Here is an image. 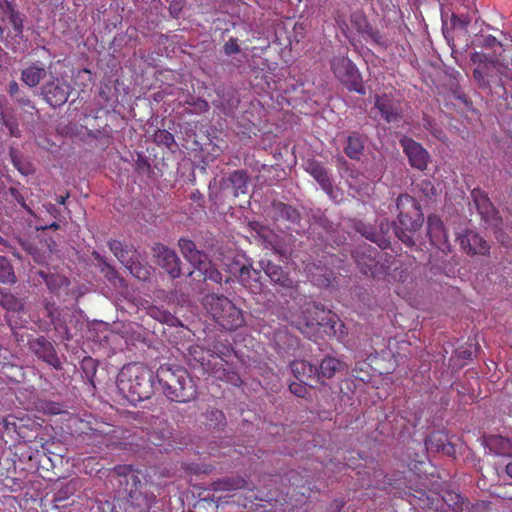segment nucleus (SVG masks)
<instances>
[{
	"mask_svg": "<svg viewBox=\"0 0 512 512\" xmlns=\"http://www.w3.org/2000/svg\"><path fill=\"white\" fill-rule=\"evenodd\" d=\"M118 483L127 494L124 502V512H149L156 501V496L151 490V484L142 481L143 475L130 466H118L115 468Z\"/></svg>",
	"mask_w": 512,
	"mask_h": 512,
	"instance_id": "obj_1",
	"label": "nucleus"
},
{
	"mask_svg": "<svg viewBox=\"0 0 512 512\" xmlns=\"http://www.w3.org/2000/svg\"><path fill=\"white\" fill-rule=\"evenodd\" d=\"M156 376L140 363L125 365L118 374L117 387L131 401L149 399L156 388Z\"/></svg>",
	"mask_w": 512,
	"mask_h": 512,
	"instance_id": "obj_2",
	"label": "nucleus"
},
{
	"mask_svg": "<svg viewBox=\"0 0 512 512\" xmlns=\"http://www.w3.org/2000/svg\"><path fill=\"white\" fill-rule=\"evenodd\" d=\"M156 379L167 398L176 402H188L196 396V386L183 368L161 365Z\"/></svg>",
	"mask_w": 512,
	"mask_h": 512,
	"instance_id": "obj_3",
	"label": "nucleus"
},
{
	"mask_svg": "<svg viewBox=\"0 0 512 512\" xmlns=\"http://www.w3.org/2000/svg\"><path fill=\"white\" fill-rule=\"evenodd\" d=\"M396 208L399 211L398 222L400 226L395 223L386 225L381 223V231L385 235L392 232L403 243L412 246L414 245V241L410 233L418 230L421 226L419 220H412V214L419 215V205L413 197L402 194L399 195L396 200Z\"/></svg>",
	"mask_w": 512,
	"mask_h": 512,
	"instance_id": "obj_4",
	"label": "nucleus"
},
{
	"mask_svg": "<svg viewBox=\"0 0 512 512\" xmlns=\"http://www.w3.org/2000/svg\"><path fill=\"white\" fill-rule=\"evenodd\" d=\"M203 306L212 319L225 330L234 331L244 324L242 310L224 295H206Z\"/></svg>",
	"mask_w": 512,
	"mask_h": 512,
	"instance_id": "obj_5",
	"label": "nucleus"
},
{
	"mask_svg": "<svg viewBox=\"0 0 512 512\" xmlns=\"http://www.w3.org/2000/svg\"><path fill=\"white\" fill-rule=\"evenodd\" d=\"M178 245L183 257L203 274L204 279H209L215 283L223 281L222 274L211 263L208 255L198 250L193 241L182 238L178 241Z\"/></svg>",
	"mask_w": 512,
	"mask_h": 512,
	"instance_id": "obj_6",
	"label": "nucleus"
},
{
	"mask_svg": "<svg viewBox=\"0 0 512 512\" xmlns=\"http://www.w3.org/2000/svg\"><path fill=\"white\" fill-rule=\"evenodd\" d=\"M331 70L348 89L365 94L361 74L350 59L344 56L334 57L331 60Z\"/></svg>",
	"mask_w": 512,
	"mask_h": 512,
	"instance_id": "obj_7",
	"label": "nucleus"
},
{
	"mask_svg": "<svg viewBox=\"0 0 512 512\" xmlns=\"http://www.w3.org/2000/svg\"><path fill=\"white\" fill-rule=\"evenodd\" d=\"M72 91L71 85L64 79L52 77L41 87V95L52 107L61 106L67 102Z\"/></svg>",
	"mask_w": 512,
	"mask_h": 512,
	"instance_id": "obj_8",
	"label": "nucleus"
},
{
	"mask_svg": "<svg viewBox=\"0 0 512 512\" xmlns=\"http://www.w3.org/2000/svg\"><path fill=\"white\" fill-rule=\"evenodd\" d=\"M153 252L157 264L164 269L171 278L175 279L181 275V260L174 250L158 243L153 247Z\"/></svg>",
	"mask_w": 512,
	"mask_h": 512,
	"instance_id": "obj_9",
	"label": "nucleus"
},
{
	"mask_svg": "<svg viewBox=\"0 0 512 512\" xmlns=\"http://www.w3.org/2000/svg\"><path fill=\"white\" fill-rule=\"evenodd\" d=\"M428 236L432 245L444 253L450 252L447 231L443 221L437 215H431L427 220Z\"/></svg>",
	"mask_w": 512,
	"mask_h": 512,
	"instance_id": "obj_10",
	"label": "nucleus"
},
{
	"mask_svg": "<svg viewBox=\"0 0 512 512\" xmlns=\"http://www.w3.org/2000/svg\"><path fill=\"white\" fill-rule=\"evenodd\" d=\"M400 143L411 166L419 170L426 169L429 161L428 152L411 138L404 137L400 140Z\"/></svg>",
	"mask_w": 512,
	"mask_h": 512,
	"instance_id": "obj_11",
	"label": "nucleus"
},
{
	"mask_svg": "<svg viewBox=\"0 0 512 512\" xmlns=\"http://www.w3.org/2000/svg\"><path fill=\"white\" fill-rule=\"evenodd\" d=\"M457 240L461 248L468 254L485 255L489 251L486 241L474 231L467 230L463 235L458 234Z\"/></svg>",
	"mask_w": 512,
	"mask_h": 512,
	"instance_id": "obj_12",
	"label": "nucleus"
},
{
	"mask_svg": "<svg viewBox=\"0 0 512 512\" xmlns=\"http://www.w3.org/2000/svg\"><path fill=\"white\" fill-rule=\"evenodd\" d=\"M228 271L245 287H252L260 279V271L253 269L250 264L233 261L228 265Z\"/></svg>",
	"mask_w": 512,
	"mask_h": 512,
	"instance_id": "obj_13",
	"label": "nucleus"
},
{
	"mask_svg": "<svg viewBox=\"0 0 512 512\" xmlns=\"http://www.w3.org/2000/svg\"><path fill=\"white\" fill-rule=\"evenodd\" d=\"M45 310L55 331L62 339L69 340L71 335L66 321L67 310L59 309L53 303L49 302L45 304Z\"/></svg>",
	"mask_w": 512,
	"mask_h": 512,
	"instance_id": "obj_14",
	"label": "nucleus"
},
{
	"mask_svg": "<svg viewBox=\"0 0 512 512\" xmlns=\"http://www.w3.org/2000/svg\"><path fill=\"white\" fill-rule=\"evenodd\" d=\"M306 171L319 183L330 198H336L331 177L324 166L316 161H309L306 164Z\"/></svg>",
	"mask_w": 512,
	"mask_h": 512,
	"instance_id": "obj_15",
	"label": "nucleus"
},
{
	"mask_svg": "<svg viewBox=\"0 0 512 512\" xmlns=\"http://www.w3.org/2000/svg\"><path fill=\"white\" fill-rule=\"evenodd\" d=\"M7 91L13 102L18 105L24 112L31 114H33V112L38 113V110L28 92L21 88L16 81L9 82Z\"/></svg>",
	"mask_w": 512,
	"mask_h": 512,
	"instance_id": "obj_16",
	"label": "nucleus"
},
{
	"mask_svg": "<svg viewBox=\"0 0 512 512\" xmlns=\"http://www.w3.org/2000/svg\"><path fill=\"white\" fill-rule=\"evenodd\" d=\"M32 349L39 358H41L49 365L53 366L56 369H59L61 367V362L56 354L54 346L46 338H37L32 343Z\"/></svg>",
	"mask_w": 512,
	"mask_h": 512,
	"instance_id": "obj_17",
	"label": "nucleus"
},
{
	"mask_svg": "<svg viewBox=\"0 0 512 512\" xmlns=\"http://www.w3.org/2000/svg\"><path fill=\"white\" fill-rule=\"evenodd\" d=\"M375 108L387 122L396 121L400 116L398 103L387 94L376 96Z\"/></svg>",
	"mask_w": 512,
	"mask_h": 512,
	"instance_id": "obj_18",
	"label": "nucleus"
},
{
	"mask_svg": "<svg viewBox=\"0 0 512 512\" xmlns=\"http://www.w3.org/2000/svg\"><path fill=\"white\" fill-rule=\"evenodd\" d=\"M248 175L243 170H236L232 172L227 178L221 181L222 189L226 190L231 188L233 195L236 197L240 193L245 194L248 188Z\"/></svg>",
	"mask_w": 512,
	"mask_h": 512,
	"instance_id": "obj_19",
	"label": "nucleus"
},
{
	"mask_svg": "<svg viewBox=\"0 0 512 512\" xmlns=\"http://www.w3.org/2000/svg\"><path fill=\"white\" fill-rule=\"evenodd\" d=\"M372 253L373 252L370 249L365 248L362 252L357 251L354 257L363 274L371 277H377L379 273V262L375 259V256H373Z\"/></svg>",
	"mask_w": 512,
	"mask_h": 512,
	"instance_id": "obj_20",
	"label": "nucleus"
},
{
	"mask_svg": "<svg viewBox=\"0 0 512 512\" xmlns=\"http://www.w3.org/2000/svg\"><path fill=\"white\" fill-rule=\"evenodd\" d=\"M110 251L114 256L127 267L135 258L138 257L139 253L133 246L124 245L118 240H110L108 242Z\"/></svg>",
	"mask_w": 512,
	"mask_h": 512,
	"instance_id": "obj_21",
	"label": "nucleus"
},
{
	"mask_svg": "<svg viewBox=\"0 0 512 512\" xmlns=\"http://www.w3.org/2000/svg\"><path fill=\"white\" fill-rule=\"evenodd\" d=\"M261 267L272 282L285 288L292 286L293 281L289 278L288 274L283 270L281 266L272 263L271 261H261Z\"/></svg>",
	"mask_w": 512,
	"mask_h": 512,
	"instance_id": "obj_22",
	"label": "nucleus"
},
{
	"mask_svg": "<svg viewBox=\"0 0 512 512\" xmlns=\"http://www.w3.org/2000/svg\"><path fill=\"white\" fill-rule=\"evenodd\" d=\"M47 75L45 67L39 62L33 63L21 71V80L29 88L36 87Z\"/></svg>",
	"mask_w": 512,
	"mask_h": 512,
	"instance_id": "obj_23",
	"label": "nucleus"
},
{
	"mask_svg": "<svg viewBox=\"0 0 512 512\" xmlns=\"http://www.w3.org/2000/svg\"><path fill=\"white\" fill-rule=\"evenodd\" d=\"M294 376L301 382L319 377L318 367L305 360H296L290 364Z\"/></svg>",
	"mask_w": 512,
	"mask_h": 512,
	"instance_id": "obj_24",
	"label": "nucleus"
},
{
	"mask_svg": "<svg viewBox=\"0 0 512 512\" xmlns=\"http://www.w3.org/2000/svg\"><path fill=\"white\" fill-rule=\"evenodd\" d=\"M364 150V142L362 137L353 133L347 137L346 145L344 146L345 154L353 160H359Z\"/></svg>",
	"mask_w": 512,
	"mask_h": 512,
	"instance_id": "obj_25",
	"label": "nucleus"
},
{
	"mask_svg": "<svg viewBox=\"0 0 512 512\" xmlns=\"http://www.w3.org/2000/svg\"><path fill=\"white\" fill-rule=\"evenodd\" d=\"M275 217L277 219L287 220L296 223L300 219L299 212L292 206L282 202L274 203L273 205Z\"/></svg>",
	"mask_w": 512,
	"mask_h": 512,
	"instance_id": "obj_26",
	"label": "nucleus"
},
{
	"mask_svg": "<svg viewBox=\"0 0 512 512\" xmlns=\"http://www.w3.org/2000/svg\"><path fill=\"white\" fill-rule=\"evenodd\" d=\"M343 367L344 365L340 360L333 357H326L322 360L318 368L319 376L331 378L337 371L343 369Z\"/></svg>",
	"mask_w": 512,
	"mask_h": 512,
	"instance_id": "obj_27",
	"label": "nucleus"
},
{
	"mask_svg": "<svg viewBox=\"0 0 512 512\" xmlns=\"http://www.w3.org/2000/svg\"><path fill=\"white\" fill-rule=\"evenodd\" d=\"M247 486V482L243 478H227L212 483L213 491H233L243 489Z\"/></svg>",
	"mask_w": 512,
	"mask_h": 512,
	"instance_id": "obj_28",
	"label": "nucleus"
},
{
	"mask_svg": "<svg viewBox=\"0 0 512 512\" xmlns=\"http://www.w3.org/2000/svg\"><path fill=\"white\" fill-rule=\"evenodd\" d=\"M38 274L45 282L47 288L53 293H57L61 287L68 285L67 279L59 274H50L44 271H39Z\"/></svg>",
	"mask_w": 512,
	"mask_h": 512,
	"instance_id": "obj_29",
	"label": "nucleus"
},
{
	"mask_svg": "<svg viewBox=\"0 0 512 512\" xmlns=\"http://www.w3.org/2000/svg\"><path fill=\"white\" fill-rule=\"evenodd\" d=\"M129 272L139 280H147L150 276V267L139 261V256L135 258L127 267Z\"/></svg>",
	"mask_w": 512,
	"mask_h": 512,
	"instance_id": "obj_30",
	"label": "nucleus"
},
{
	"mask_svg": "<svg viewBox=\"0 0 512 512\" xmlns=\"http://www.w3.org/2000/svg\"><path fill=\"white\" fill-rule=\"evenodd\" d=\"M5 99L0 98V120L9 129L11 135L15 136L18 132L16 120L8 113V108L4 105Z\"/></svg>",
	"mask_w": 512,
	"mask_h": 512,
	"instance_id": "obj_31",
	"label": "nucleus"
},
{
	"mask_svg": "<svg viewBox=\"0 0 512 512\" xmlns=\"http://www.w3.org/2000/svg\"><path fill=\"white\" fill-rule=\"evenodd\" d=\"M0 304L7 310L17 311L21 309L22 303L9 291L0 288Z\"/></svg>",
	"mask_w": 512,
	"mask_h": 512,
	"instance_id": "obj_32",
	"label": "nucleus"
},
{
	"mask_svg": "<svg viewBox=\"0 0 512 512\" xmlns=\"http://www.w3.org/2000/svg\"><path fill=\"white\" fill-rule=\"evenodd\" d=\"M357 230L370 241L378 243L380 247H385L388 244V240L386 238L382 237L380 239L378 234L371 227H368L363 223L357 225ZM383 236H387L389 238L390 233L388 235L383 233Z\"/></svg>",
	"mask_w": 512,
	"mask_h": 512,
	"instance_id": "obj_33",
	"label": "nucleus"
},
{
	"mask_svg": "<svg viewBox=\"0 0 512 512\" xmlns=\"http://www.w3.org/2000/svg\"><path fill=\"white\" fill-rule=\"evenodd\" d=\"M15 281L16 276L13 272L12 265L6 257L0 256V282L14 283Z\"/></svg>",
	"mask_w": 512,
	"mask_h": 512,
	"instance_id": "obj_34",
	"label": "nucleus"
},
{
	"mask_svg": "<svg viewBox=\"0 0 512 512\" xmlns=\"http://www.w3.org/2000/svg\"><path fill=\"white\" fill-rule=\"evenodd\" d=\"M154 141L158 145L166 147H171L175 143L174 136L167 130H157L154 134Z\"/></svg>",
	"mask_w": 512,
	"mask_h": 512,
	"instance_id": "obj_35",
	"label": "nucleus"
},
{
	"mask_svg": "<svg viewBox=\"0 0 512 512\" xmlns=\"http://www.w3.org/2000/svg\"><path fill=\"white\" fill-rule=\"evenodd\" d=\"M475 42L477 45L486 47V48H493L495 46H502L501 42H499L496 37L492 35H481L475 39Z\"/></svg>",
	"mask_w": 512,
	"mask_h": 512,
	"instance_id": "obj_36",
	"label": "nucleus"
},
{
	"mask_svg": "<svg viewBox=\"0 0 512 512\" xmlns=\"http://www.w3.org/2000/svg\"><path fill=\"white\" fill-rule=\"evenodd\" d=\"M150 314L154 318H156L157 320H159L160 322H163V323L172 324L174 321V317L172 316L171 313H169L167 311H160L157 308H151Z\"/></svg>",
	"mask_w": 512,
	"mask_h": 512,
	"instance_id": "obj_37",
	"label": "nucleus"
},
{
	"mask_svg": "<svg viewBox=\"0 0 512 512\" xmlns=\"http://www.w3.org/2000/svg\"><path fill=\"white\" fill-rule=\"evenodd\" d=\"M306 385H308V383H306L305 381L304 382H292L290 385H289V389L291 391V393H293L294 395L298 396V397H304L307 393V387ZM309 386L311 387L312 384H309Z\"/></svg>",
	"mask_w": 512,
	"mask_h": 512,
	"instance_id": "obj_38",
	"label": "nucleus"
},
{
	"mask_svg": "<svg viewBox=\"0 0 512 512\" xmlns=\"http://www.w3.org/2000/svg\"><path fill=\"white\" fill-rule=\"evenodd\" d=\"M9 21L11 22L14 31L17 35H21L23 32V17L19 12H14L9 17Z\"/></svg>",
	"mask_w": 512,
	"mask_h": 512,
	"instance_id": "obj_39",
	"label": "nucleus"
},
{
	"mask_svg": "<svg viewBox=\"0 0 512 512\" xmlns=\"http://www.w3.org/2000/svg\"><path fill=\"white\" fill-rule=\"evenodd\" d=\"M223 50L226 55L230 56L233 54H237L240 52V47L238 45L236 38H230L223 46Z\"/></svg>",
	"mask_w": 512,
	"mask_h": 512,
	"instance_id": "obj_40",
	"label": "nucleus"
},
{
	"mask_svg": "<svg viewBox=\"0 0 512 512\" xmlns=\"http://www.w3.org/2000/svg\"><path fill=\"white\" fill-rule=\"evenodd\" d=\"M207 417L211 422L214 421L216 425H220L225 419L223 412L217 409L209 410Z\"/></svg>",
	"mask_w": 512,
	"mask_h": 512,
	"instance_id": "obj_41",
	"label": "nucleus"
},
{
	"mask_svg": "<svg viewBox=\"0 0 512 512\" xmlns=\"http://www.w3.org/2000/svg\"><path fill=\"white\" fill-rule=\"evenodd\" d=\"M473 196L476 197V191L474 190L472 192ZM476 205L478 209L484 210L485 212L489 211V208L491 207V202L486 196H481L480 199L475 198Z\"/></svg>",
	"mask_w": 512,
	"mask_h": 512,
	"instance_id": "obj_42",
	"label": "nucleus"
},
{
	"mask_svg": "<svg viewBox=\"0 0 512 512\" xmlns=\"http://www.w3.org/2000/svg\"><path fill=\"white\" fill-rule=\"evenodd\" d=\"M0 11L3 15L9 17L12 13L16 12L14 6L8 0H0Z\"/></svg>",
	"mask_w": 512,
	"mask_h": 512,
	"instance_id": "obj_43",
	"label": "nucleus"
},
{
	"mask_svg": "<svg viewBox=\"0 0 512 512\" xmlns=\"http://www.w3.org/2000/svg\"><path fill=\"white\" fill-rule=\"evenodd\" d=\"M9 193L14 200H16L22 207L26 208L24 198L16 188H14V187L9 188Z\"/></svg>",
	"mask_w": 512,
	"mask_h": 512,
	"instance_id": "obj_44",
	"label": "nucleus"
},
{
	"mask_svg": "<svg viewBox=\"0 0 512 512\" xmlns=\"http://www.w3.org/2000/svg\"><path fill=\"white\" fill-rule=\"evenodd\" d=\"M451 21L454 27L466 28L469 24V20L462 19L454 14L452 15Z\"/></svg>",
	"mask_w": 512,
	"mask_h": 512,
	"instance_id": "obj_45",
	"label": "nucleus"
},
{
	"mask_svg": "<svg viewBox=\"0 0 512 512\" xmlns=\"http://www.w3.org/2000/svg\"><path fill=\"white\" fill-rule=\"evenodd\" d=\"M169 10H170V14L172 15V17L178 18L179 14L181 12L180 3L176 2V3L171 4Z\"/></svg>",
	"mask_w": 512,
	"mask_h": 512,
	"instance_id": "obj_46",
	"label": "nucleus"
},
{
	"mask_svg": "<svg viewBox=\"0 0 512 512\" xmlns=\"http://www.w3.org/2000/svg\"><path fill=\"white\" fill-rule=\"evenodd\" d=\"M473 76L474 78L479 82V83H482L483 85H486L485 83V78H484V75L483 73L481 72L480 69H474L473 71Z\"/></svg>",
	"mask_w": 512,
	"mask_h": 512,
	"instance_id": "obj_47",
	"label": "nucleus"
},
{
	"mask_svg": "<svg viewBox=\"0 0 512 512\" xmlns=\"http://www.w3.org/2000/svg\"><path fill=\"white\" fill-rule=\"evenodd\" d=\"M447 497H449V499H448V498H446V497H444V498H443V499H444V501H445L446 503H448V501H450V500H451V501H453L454 499H456V500H457V501H455V502H454V504H453V505H456V504L458 503V501L460 500V498H461V497H460V495L455 494V493H448V494H447Z\"/></svg>",
	"mask_w": 512,
	"mask_h": 512,
	"instance_id": "obj_48",
	"label": "nucleus"
},
{
	"mask_svg": "<svg viewBox=\"0 0 512 512\" xmlns=\"http://www.w3.org/2000/svg\"><path fill=\"white\" fill-rule=\"evenodd\" d=\"M198 107L202 111H207L209 108L208 102L205 100H199L198 101Z\"/></svg>",
	"mask_w": 512,
	"mask_h": 512,
	"instance_id": "obj_49",
	"label": "nucleus"
},
{
	"mask_svg": "<svg viewBox=\"0 0 512 512\" xmlns=\"http://www.w3.org/2000/svg\"><path fill=\"white\" fill-rule=\"evenodd\" d=\"M422 184L426 186L424 187L426 195H429L430 192L433 194L434 187L430 184V182H423Z\"/></svg>",
	"mask_w": 512,
	"mask_h": 512,
	"instance_id": "obj_50",
	"label": "nucleus"
},
{
	"mask_svg": "<svg viewBox=\"0 0 512 512\" xmlns=\"http://www.w3.org/2000/svg\"><path fill=\"white\" fill-rule=\"evenodd\" d=\"M505 470H506L507 475H508L510 478H512V463H508V464L506 465V469H505Z\"/></svg>",
	"mask_w": 512,
	"mask_h": 512,
	"instance_id": "obj_51",
	"label": "nucleus"
},
{
	"mask_svg": "<svg viewBox=\"0 0 512 512\" xmlns=\"http://www.w3.org/2000/svg\"><path fill=\"white\" fill-rule=\"evenodd\" d=\"M229 380L234 384V385H238V383L240 382V379L237 375L233 374V376L231 378H229Z\"/></svg>",
	"mask_w": 512,
	"mask_h": 512,
	"instance_id": "obj_52",
	"label": "nucleus"
},
{
	"mask_svg": "<svg viewBox=\"0 0 512 512\" xmlns=\"http://www.w3.org/2000/svg\"><path fill=\"white\" fill-rule=\"evenodd\" d=\"M66 198H67V197L59 196V197H57V199H56V200H57V202H58L59 204L64 205V204H65V202H66Z\"/></svg>",
	"mask_w": 512,
	"mask_h": 512,
	"instance_id": "obj_53",
	"label": "nucleus"
},
{
	"mask_svg": "<svg viewBox=\"0 0 512 512\" xmlns=\"http://www.w3.org/2000/svg\"><path fill=\"white\" fill-rule=\"evenodd\" d=\"M318 285H326L329 284V279L325 277L322 281H317Z\"/></svg>",
	"mask_w": 512,
	"mask_h": 512,
	"instance_id": "obj_54",
	"label": "nucleus"
},
{
	"mask_svg": "<svg viewBox=\"0 0 512 512\" xmlns=\"http://www.w3.org/2000/svg\"><path fill=\"white\" fill-rule=\"evenodd\" d=\"M497 441H500L501 443L505 442V440L502 439V438H499V439L498 438H491V439H489L490 444L496 443Z\"/></svg>",
	"mask_w": 512,
	"mask_h": 512,
	"instance_id": "obj_55",
	"label": "nucleus"
},
{
	"mask_svg": "<svg viewBox=\"0 0 512 512\" xmlns=\"http://www.w3.org/2000/svg\"><path fill=\"white\" fill-rule=\"evenodd\" d=\"M431 443H432V440H431V439H428V440H426V441H425V445H426L427 449H429V448H430V444H431Z\"/></svg>",
	"mask_w": 512,
	"mask_h": 512,
	"instance_id": "obj_56",
	"label": "nucleus"
},
{
	"mask_svg": "<svg viewBox=\"0 0 512 512\" xmlns=\"http://www.w3.org/2000/svg\"><path fill=\"white\" fill-rule=\"evenodd\" d=\"M3 35H4V30H3V28L0 26V40L3 38Z\"/></svg>",
	"mask_w": 512,
	"mask_h": 512,
	"instance_id": "obj_57",
	"label": "nucleus"
},
{
	"mask_svg": "<svg viewBox=\"0 0 512 512\" xmlns=\"http://www.w3.org/2000/svg\"><path fill=\"white\" fill-rule=\"evenodd\" d=\"M4 239L0 236V243H3Z\"/></svg>",
	"mask_w": 512,
	"mask_h": 512,
	"instance_id": "obj_58",
	"label": "nucleus"
}]
</instances>
